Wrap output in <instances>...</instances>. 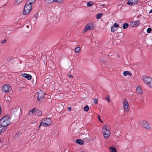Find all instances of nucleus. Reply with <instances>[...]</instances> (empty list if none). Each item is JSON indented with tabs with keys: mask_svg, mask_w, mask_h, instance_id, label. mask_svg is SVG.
I'll return each mask as SVG.
<instances>
[{
	"mask_svg": "<svg viewBox=\"0 0 152 152\" xmlns=\"http://www.w3.org/2000/svg\"><path fill=\"white\" fill-rule=\"evenodd\" d=\"M140 24V22L138 21H136L132 22L131 24V26L133 27H136L138 26Z\"/></svg>",
	"mask_w": 152,
	"mask_h": 152,
	"instance_id": "4468645a",
	"label": "nucleus"
},
{
	"mask_svg": "<svg viewBox=\"0 0 152 152\" xmlns=\"http://www.w3.org/2000/svg\"><path fill=\"white\" fill-rule=\"evenodd\" d=\"M94 28V26L92 23H90L86 26L85 29L83 31V32L85 33L88 30H91Z\"/></svg>",
	"mask_w": 152,
	"mask_h": 152,
	"instance_id": "9d476101",
	"label": "nucleus"
},
{
	"mask_svg": "<svg viewBox=\"0 0 152 152\" xmlns=\"http://www.w3.org/2000/svg\"><path fill=\"white\" fill-rule=\"evenodd\" d=\"M98 99H97L96 98H95L94 99V102L95 104H96L98 103Z\"/></svg>",
	"mask_w": 152,
	"mask_h": 152,
	"instance_id": "7c9ffc66",
	"label": "nucleus"
},
{
	"mask_svg": "<svg viewBox=\"0 0 152 152\" xmlns=\"http://www.w3.org/2000/svg\"><path fill=\"white\" fill-rule=\"evenodd\" d=\"M76 142L80 145H83L84 142L83 141L80 139H78L76 140Z\"/></svg>",
	"mask_w": 152,
	"mask_h": 152,
	"instance_id": "dca6fc26",
	"label": "nucleus"
},
{
	"mask_svg": "<svg viewBox=\"0 0 152 152\" xmlns=\"http://www.w3.org/2000/svg\"><path fill=\"white\" fill-rule=\"evenodd\" d=\"M94 2L93 1H89L88 2L87 4V6L88 7H91L94 5Z\"/></svg>",
	"mask_w": 152,
	"mask_h": 152,
	"instance_id": "6ab92c4d",
	"label": "nucleus"
},
{
	"mask_svg": "<svg viewBox=\"0 0 152 152\" xmlns=\"http://www.w3.org/2000/svg\"><path fill=\"white\" fill-rule=\"evenodd\" d=\"M102 132L105 139L108 138L110 136L111 128L108 124H105L102 126Z\"/></svg>",
	"mask_w": 152,
	"mask_h": 152,
	"instance_id": "f257e3e1",
	"label": "nucleus"
},
{
	"mask_svg": "<svg viewBox=\"0 0 152 152\" xmlns=\"http://www.w3.org/2000/svg\"><path fill=\"white\" fill-rule=\"evenodd\" d=\"M152 31V29L151 28H148L147 30V32L148 33H150Z\"/></svg>",
	"mask_w": 152,
	"mask_h": 152,
	"instance_id": "c756f323",
	"label": "nucleus"
},
{
	"mask_svg": "<svg viewBox=\"0 0 152 152\" xmlns=\"http://www.w3.org/2000/svg\"><path fill=\"white\" fill-rule=\"evenodd\" d=\"M106 99L108 101V102H110V99L108 97Z\"/></svg>",
	"mask_w": 152,
	"mask_h": 152,
	"instance_id": "4c0bfd02",
	"label": "nucleus"
},
{
	"mask_svg": "<svg viewBox=\"0 0 152 152\" xmlns=\"http://www.w3.org/2000/svg\"><path fill=\"white\" fill-rule=\"evenodd\" d=\"M123 75L124 76H126L127 75L131 76L132 73L130 72L125 71L124 72Z\"/></svg>",
	"mask_w": 152,
	"mask_h": 152,
	"instance_id": "a211bd4d",
	"label": "nucleus"
},
{
	"mask_svg": "<svg viewBox=\"0 0 152 152\" xmlns=\"http://www.w3.org/2000/svg\"><path fill=\"white\" fill-rule=\"evenodd\" d=\"M114 26H113L111 28V31L113 32H114L117 29Z\"/></svg>",
	"mask_w": 152,
	"mask_h": 152,
	"instance_id": "cd10ccee",
	"label": "nucleus"
},
{
	"mask_svg": "<svg viewBox=\"0 0 152 152\" xmlns=\"http://www.w3.org/2000/svg\"><path fill=\"white\" fill-rule=\"evenodd\" d=\"M6 40L5 39L4 40L2 41L1 42V43H4L6 42Z\"/></svg>",
	"mask_w": 152,
	"mask_h": 152,
	"instance_id": "f704fd0d",
	"label": "nucleus"
},
{
	"mask_svg": "<svg viewBox=\"0 0 152 152\" xmlns=\"http://www.w3.org/2000/svg\"><path fill=\"white\" fill-rule=\"evenodd\" d=\"M2 90L4 92H9L12 90V88L11 86L9 84H5L4 85L2 88Z\"/></svg>",
	"mask_w": 152,
	"mask_h": 152,
	"instance_id": "0eeeda50",
	"label": "nucleus"
},
{
	"mask_svg": "<svg viewBox=\"0 0 152 152\" xmlns=\"http://www.w3.org/2000/svg\"><path fill=\"white\" fill-rule=\"evenodd\" d=\"M102 15L103 14L102 13L98 14L96 15V17L97 19H100L101 18Z\"/></svg>",
	"mask_w": 152,
	"mask_h": 152,
	"instance_id": "a878e982",
	"label": "nucleus"
},
{
	"mask_svg": "<svg viewBox=\"0 0 152 152\" xmlns=\"http://www.w3.org/2000/svg\"><path fill=\"white\" fill-rule=\"evenodd\" d=\"M123 103V107L124 110L126 112H128L130 107L127 99H126L125 98L124 100Z\"/></svg>",
	"mask_w": 152,
	"mask_h": 152,
	"instance_id": "6e6552de",
	"label": "nucleus"
},
{
	"mask_svg": "<svg viewBox=\"0 0 152 152\" xmlns=\"http://www.w3.org/2000/svg\"><path fill=\"white\" fill-rule=\"evenodd\" d=\"M52 123V121L50 118H45L43 119L41 121V122L39 125L40 126H47L51 125Z\"/></svg>",
	"mask_w": 152,
	"mask_h": 152,
	"instance_id": "7ed1b4c3",
	"label": "nucleus"
},
{
	"mask_svg": "<svg viewBox=\"0 0 152 152\" xmlns=\"http://www.w3.org/2000/svg\"><path fill=\"white\" fill-rule=\"evenodd\" d=\"M142 79L144 83L149 87L152 88V78L146 76H143Z\"/></svg>",
	"mask_w": 152,
	"mask_h": 152,
	"instance_id": "39448f33",
	"label": "nucleus"
},
{
	"mask_svg": "<svg viewBox=\"0 0 152 152\" xmlns=\"http://www.w3.org/2000/svg\"><path fill=\"white\" fill-rule=\"evenodd\" d=\"M136 91L137 94H142V91L140 86H138L136 88Z\"/></svg>",
	"mask_w": 152,
	"mask_h": 152,
	"instance_id": "2eb2a0df",
	"label": "nucleus"
},
{
	"mask_svg": "<svg viewBox=\"0 0 152 152\" xmlns=\"http://www.w3.org/2000/svg\"><path fill=\"white\" fill-rule=\"evenodd\" d=\"M35 108H33L29 112V114L30 115H33V113H34V111Z\"/></svg>",
	"mask_w": 152,
	"mask_h": 152,
	"instance_id": "393cba45",
	"label": "nucleus"
},
{
	"mask_svg": "<svg viewBox=\"0 0 152 152\" xmlns=\"http://www.w3.org/2000/svg\"><path fill=\"white\" fill-rule=\"evenodd\" d=\"M98 118L99 120L102 123H103V122L102 120H101V118H100V115H98Z\"/></svg>",
	"mask_w": 152,
	"mask_h": 152,
	"instance_id": "473e14b6",
	"label": "nucleus"
},
{
	"mask_svg": "<svg viewBox=\"0 0 152 152\" xmlns=\"http://www.w3.org/2000/svg\"><path fill=\"white\" fill-rule=\"evenodd\" d=\"M69 78H73V76L71 75H69Z\"/></svg>",
	"mask_w": 152,
	"mask_h": 152,
	"instance_id": "e433bc0d",
	"label": "nucleus"
},
{
	"mask_svg": "<svg viewBox=\"0 0 152 152\" xmlns=\"http://www.w3.org/2000/svg\"><path fill=\"white\" fill-rule=\"evenodd\" d=\"M21 75L22 77L26 78L27 79L29 80H30L32 77L31 75L26 73L22 74Z\"/></svg>",
	"mask_w": 152,
	"mask_h": 152,
	"instance_id": "f8f14e48",
	"label": "nucleus"
},
{
	"mask_svg": "<svg viewBox=\"0 0 152 152\" xmlns=\"http://www.w3.org/2000/svg\"><path fill=\"white\" fill-rule=\"evenodd\" d=\"M2 132V129L1 130H0V133H1Z\"/></svg>",
	"mask_w": 152,
	"mask_h": 152,
	"instance_id": "a19ab883",
	"label": "nucleus"
},
{
	"mask_svg": "<svg viewBox=\"0 0 152 152\" xmlns=\"http://www.w3.org/2000/svg\"><path fill=\"white\" fill-rule=\"evenodd\" d=\"M89 108L88 105L85 106L84 108V110L86 112L88 111L89 110Z\"/></svg>",
	"mask_w": 152,
	"mask_h": 152,
	"instance_id": "b1692460",
	"label": "nucleus"
},
{
	"mask_svg": "<svg viewBox=\"0 0 152 152\" xmlns=\"http://www.w3.org/2000/svg\"><path fill=\"white\" fill-rule=\"evenodd\" d=\"M68 109L69 111H71V108L70 107H69L68 108Z\"/></svg>",
	"mask_w": 152,
	"mask_h": 152,
	"instance_id": "c9c22d12",
	"label": "nucleus"
},
{
	"mask_svg": "<svg viewBox=\"0 0 152 152\" xmlns=\"http://www.w3.org/2000/svg\"><path fill=\"white\" fill-rule=\"evenodd\" d=\"M152 13V9L149 12V13Z\"/></svg>",
	"mask_w": 152,
	"mask_h": 152,
	"instance_id": "ea45409f",
	"label": "nucleus"
},
{
	"mask_svg": "<svg viewBox=\"0 0 152 152\" xmlns=\"http://www.w3.org/2000/svg\"><path fill=\"white\" fill-rule=\"evenodd\" d=\"M1 107L0 106V115L1 114Z\"/></svg>",
	"mask_w": 152,
	"mask_h": 152,
	"instance_id": "58836bf2",
	"label": "nucleus"
},
{
	"mask_svg": "<svg viewBox=\"0 0 152 152\" xmlns=\"http://www.w3.org/2000/svg\"><path fill=\"white\" fill-rule=\"evenodd\" d=\"M7 101H8L9 102H10L11 101L10 98V97L7 98Z\"/></svg>",
	"mask_w": 152,
	"mask_h": 152,
	"instance_id": "72a5a7b5",
	"label": "nucleus"
},
{
	"mask_svg": "<svg viewBox=\"0 0 152 152\" xmlns=\"http://www.w3.org/2000/svg\"><path fill=\"white\" fill-rule=\"evenodd\" d=\"M75 52L76 53H78L80 51V47H77L75 49Z\"/></svg>",
	"mask_w": 152,
	"mask_h": 152,
	"instance_id": "5701e85b",
	"label": "nucleus"
},
{
	"mask_svg": "<svg viewBox=\"0 0 152 152\" xmlns=\"http://www.w3.org/2000/svg\"><path fill=\"white\" fill-rule=\"evenodd\" d=\"M110 150V152H117V151L115 148L113 146L110 147L109 148Z\"/></svg>",
	"mask_w": 152,
	"mask_h": 152,
	"instance_id": "f3484780",
	"label": "nucleus"
},
{
	"mask_svg": "<svg viewBox=\"0 0 152 152\" xmlns=\"http://www.w3.org/2000/svg\"><path fill=\"white\" fill-rule=\"evenodd\" d=\"M10 116H5L0 119V124L2 126L6 127L10 124Z\"/></svg>",
	"mask_w": 152,
	"mask_h": 152,
	"instance_id": "f03ea898",
	"label": "nucleus"
},
{
	"mask_svg": "<svg viewBox=\"0 0 152 152\" xmlns=\"http://www.w3.org/2000/svg\"><path fill=\"white\" fill-rule=\"evenodd\" d=\"M45 3L48 4H51L54 2V0H44Z\"/></svg>",
	"mask_w": 152,
	"mask_h": 152,
	"instance_id": "aec40b11",
	"label": "nucleus"
},
{
	"mask_svg": "<svg viewBox=\"0 0 152 152\" xmlns=\"http://www.w3.org/2000/svg\"><path fill=\"white\" fill-rule=\"evenodd\" d=\"M113 26H114L116 28L118 27L119 26V25L116 23H114Z\"/></svg>",
	"mask_w": 152,
	"mask_h": 152,
	"instance_id": "2f4dec72",
	"label": "nucleus"
},
{
	"mask_svg": "<svg viewBox=\"0 0 152 152\" xmlns=\"http://www.w3.org/2000/svg\"><path fill=\"white\" fill-rule=\"evenodd\" d=\"M56 2L59 4H62L64 3V0H54V2Z\"/></svg>",
	"mask_w": 152,
	"mask_h": 152,
	"instance_id": "412c9836",
	"label": "nucleus"
},
{
	"mask_svg": "<svg viewBox=\"0 0 152 152\" xmlns=\"http://www.w3.org/2000/svg\"><path fill=\"white\" fill-rule=\"evenodd\" d=\"M140 123L142 127L145 129L148 130H151V126L147 121L142 120L140 121Z\"/></svg>",
	"mask_w": 152,
	"mask_h": 152,
	"instance_id": "423d86ee",
	"label": "nucleus"
},
{
	"mask_svg": "<svg viewBox=\"0 0 152 152\" xmlns=\"http://www.w3.org/2000/svg\"><path fill=\"white\" fill-rule=\"evenodd\" d=\"M37 99L40 100L42 99L45 96V93L41 90H39L37 92Z\"/></svg>",
	"mask_w": 152,
	"mask_h": 152,
	"instance_id": "1a4fd4ad",
	"label": "nucleus"
},
{
	"mask_svg": "<svg viewBox=\"0 0 152 152\" xmlns=\"http://www.w3.org/2000/svg\"><path fill=\"white\" fill-rule=\"evenodd\" d=\"M34 113L37 115L40 116L42 115V112L39 110L36 109L34 111Z\"/></svg>",
	"mask_w": 152,
	"mask_h": 152,
	"instance_id": "ddd939ff",
	"label": "nucleus"
},
{
	"mask_svg": "<svg viewBox=\"0 0 152 152\" xmlns=\"http://www.w3.org/2000/svg\"><path fill=\"white\" fill-rule=\"evenodd\" d=\"M138 2V0H129L127 4L130 5H134Z\"/></svg>",
	"mask_w": 152,
	"mask_h": 152,
	"instance_id": "9b49d317",
	"label": "nucleus"
},
{
	"mask_svg": "<svg viewBox=\"0 0 152 152\" xmlns=\"http://www.w3.org/2000/svg\"><path fill=\"white\" fill-rule=\"evenodd\" d=\"M29 1H27L24 6L23 10V14L24 15L28 14L32 9V5L30 4Z\"/></svg>",
	"mask_w": 152,
	"mask_h": 152,
	"instance_id": "20e7f679",
	"label": "nucleus"
},
{
	"mask_svg": "<svg viewBox=\"0 0 152 152\" xmlns=\"http://www.w3.org/2000/svg\"><path fill=\"white\" fill-rule=\"evenodd\" d=\"M102 6H104V4H102L101 5Z\"/></svg>",
	"mask_w": 152,
	"mask_h": 152,
	"instance_id": "79ce46f5",
	"label": "nucleus"
},
{
	"mask_svg": "<svg viewBox=\"0 0 152 152\" xmlns=\"http://www.w3.org/2000/svg\"><path fill=\"white\" fill-rule=\"evenodd\" d=\"M121 35L122 36H123V34H122V33H121Z\"/></svg>",
	"mask_w": 152,
	"mask_h": 152,
	"instance_id": "37998d69",
	"label": "nucleus"
},
{
	"mask_svg": "<svg viewBox=\"0 0 152 152\" xmlns=\"http://www.w3.org/2000/svg\"><path fill=\"white\" fill-rule=\"evenodd\" d=\"M23 0H15V4L17 5H19L21 3Z\"/></svg>",
	"mask_w": 152,
	"mask_h": 152,
	"instance_id": "4be33fe9",
	"label": "nucleus"
},
{
	"mask_svg": "<svg viewBox=\"0 0 152 152\" xmlns=\"http://www.w3.org/2000/svg\"><path fill=\"white\" fill-rule=\"evenodd\" d=\"M129 25L127 23H125L124 24L122 27L124 29L126 28Z\"/></svg>",
	"mask_w": 152,
	"mask_h": 152,
	"instance_id": "bb28decb",
	"label": "nucleus"
},
{
	"mask_svg": "<svg viewBox=\"0 0 152 152\" xmlns=\"http://www.w3.org/2000/svg\"><path fill=\"white\" fill-rule=\"evenodd\" d=\"M35 0H28L27 1H29V2L30 3V4L32 5V4L34 2Z\"/></svg>",
	"mask_w": 152,
	"mask_h": 152,
	"instance_id": "c85d7f7f",
	"label": "nucleus"
}]
</instances>
